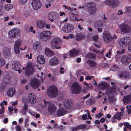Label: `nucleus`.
<instances>
[{
    "label": "nucleus",
    "mask_w": 131,
    "mask_h": 131,
    "mask_svg": "<svg viewBox=\"0 0 131 131\" xmlns=\"http://www.w3.org/2000/svg\"><path fill=\"white\" fill-rule=\"evenodd\" d=\"M58 89L55 86L51 85L48 88L47 93L50 97H55L58 95Z\"/></svg>",
    "instance_id": "1"
},
{
    "label": "nucleus",
    "mask_w": 131,
    "mask_h": 131,
    "mask_svg": "<svg viewBox=\"0 0 131 131\" xmlns=\"http://www.w3.org/2000/svg\"><path fill=\"white\" fill-rule=\"evenodd\" d=\"M72 93L74 94H79L81 91V87L77 82L73 83L71 86Z\"/></svg>",
    "instance_id": "2"
},
{
    "label": "nucleus",
    "mask_w": 131,
    "mask_h": 131,
    "mask_svg": "<svg viewBox=\"0 0 131 131\" xmlns=\"http://www.w3.org/2000/svg\"><path fill=\"white\" fill-rule=\"evenodd\" d=\"M62 41L58 38H54L51 41V44L56 49L61 48Z\"/></svg>",
    "instance_id": "3"
},
{
    "label": "nucleus",
    "mask_w": 131,
    "mask_h": 131,
    "mask_svg": "<svg viewBox=\"0 0 131 131\" xmlns=\"http://www.w3.org/2000/svg\"><path fill=\"white\" fill-rule=\"evenodd\" d=\"M131 42L130 38L129 37H126L121 39L119 41V43L120 45L122 47H125L128 44Z\"/></svg>",
    "instance_id": "4"
},
{
    "label": "nucleus",
    "mask_w": 131,
    "mask_h": 131,
    "mask_svg": "<svg viewBox=\"0 0 131 131\" xmlns=\"http://www.w3.org/2000/svg\"><path fill=\"white\" fill-rule=\"evenodd\" d=\"M119 27L122 32L124 33H129L131 31V29L129 26L125 23L121 24Z\"/></svg>",
    "instance_id": "5"
},
{
    "label": "nucleus",
    "mask_w": 131,
    "mask_h": 131,
    "mask_svg": "<svg viewBox=\"0 0 131 131\" xmlns=\"http://www.w3.org/2000/svg\"><path fill=\"white\" fill-rule=\"evenodd\" d=\"M31 5L34 9L37 10L39 9L41 7V4L39 0H32Z\"/></svg>",
    "instance_id": "6"
},
{
    "label": "nucleus",
    "mask_w": 131,
    "mask_h": 131,
    "mask_svg": "<svg viewBox=\"0 0 131 131\" xmlns=\"http://www.w3.org/2000/svg\"><path fill=\"white\" fill-rule=\"evenodd\" d=\"M22 42V41L20 39L16 40L14 44V50L16 54H18L20 52L19 47Z\"/></svg>",
    "instance_id": "7"
},
{
    "label": "nucleus",
    "mask_w": 131,
    "mask_h": 131,
    "mask_svg": "<svg viewBox=\"0 0 131 131\" xmlns=\"http://www.w3.org/2000/svg\"><path fill=\"white\" fill-rule=\"evenodd\" d=\"M30 84L33 88L36 89L40 85V83L37 79H35L31 80Z\"/></svg>",
    "instance_id": "8"
},
{
    "label": "nucleus",
    "mask_w": 131,
    "mask_h": 131,
    "mask_svg": "<svg viewBox=\"0 0 131 131\" xmlns=\"http://www.w3.org/2000/svg\"><path fill=\"white\" fill-rule=\"evenodd\" d=\"M59 62L58 58L54 56L50 59L49 61V64L51 66H55L58 65Z\"/></svg>",
    "instance_id": "9"
},
{
    "label": "nucleus",
    "mask_w": 131,
    "mask_h": 131,
    "mask_svg": "<svg viewBox=\"0 0 131 131\" xmlns=\"http://www.w3.org/2000/svg\"><path fill=\"white\" fill-rule=\"evenodd\" d=\"M73 103L72 101L69 99H67L64 101L63 103V106L66 109H69L72 107Z\"/></svg>",
    "instance_id": "10"
},
{
    "label": "nucleus",
    "mask_w": 131,
    "mask_h": 131,
    "mask_svg": "<svg viewBox=\"0 0 131 131\" xmlns=\"http://www.w3.org/2000/svg\"><path fill=\"white\" fill-rule=\"evenodd\" d=\"M68 113V111L63 107H60L58 109L57 112V115L58 116H63Z\"/></svg>",
    "instance_id": "11"
},
{
    "label": "nucleus",
    "mask_w": 131,
    "mask_h": 131,
    "mask_svg": "<svg viewBox=\"0 0 131 131\" xmlns=\"http://www.w3.org/2000/svg\"><path fill=\"white\" fill-rule=\"evenodd\" d=\"M73 27L72 25L69 23L65 24L64 27L62 29V30L64 32L67 31V33L70 32L72 30Z\"/></svg>",
    "instance_id": "12"
},
{
    "label": "nucleus",
    "mask_w": 131,
    "mask_h": 131,
    "mask_svg": "<svg viewBox=\"0 0 131 131\" xmlns=\"http://www.w3.org/2000/svg\"><path fill=\"white\" fill-rule=\"evenodd\" d=\"M34 72L33 68L31 67L30 64H28L27 65L26 70L25 72V74L27 76L31 75Z\"/></svg>",
    "instance_id": "13"
},
{
    "label": "nucleus",
    "mask_w": 131,
    "mask_h": 131,
    "mask_svg": "<svg viewBox=\"0 0 131 131\" xmlns=\"http://www.w3.org/2000/svg\"><path fill=\"white\" fill-rule=\"evenodd\" d=\"M80 52L79 50L74 48L69 51V55L71 57H74L77 56Z\"/></svg>",
    "instance_id": "14"
},
{
    "label": "nucleus",
    "mask_w": 131,
    "mask_h": 131,
    "mask_svg": "<svg viewBox=\"0 0 131 131\" xmlns=\"http://www.w3.org/2000/svg\"><path fill=\"white\" fill-rule=\"evenodd\" d=\"M63 7H64L66 9H68V10H70V13L71 14V15H72L71 16L70 18V20L72 21H75V20H77V21L80 20L77 19L76 18V17L75 16V14L73 13V10L71 9V7H68L65 5H63Z\"/></svg>",
    "instance_id": "15"
},
{
    "label": "nucleus",
    "mask_w": 131,
    "mask_h": 131,
    "mask_svg": "<svg viewBox=\"0 0 131 131\" xmlns=\"http://www.w3.org/2000/svg\"><path fill=\"white\" fill-rule=\"evenodd\" d=\"M103 38L104 41L107 43L111 42L112 38L110 33H103Z\"/></svg>",
    "instance_id": "16"
},
{
    "label": "nucleus",
    "mask_w": 131,
    "mask_h": 131,
    "mask_svg": "<svg viewBox=\"0 0 131 131\" xmlns=\"http://www.w3.org/2000/svg\"><path fill=\"white\" fill-rule=\"evenodd\" d=\"M96 10L95 6L94 5L89 6L87 8V11L89 15H94Z\"/></svg>",
    "instance_id": "17"
},
{
    "label": "nucleus",
    "mask_w": 131,
    "mask_h": 131,
    "mask_svg": "<svg viewBox=\"0 0 131 131\" xmlns=\"http://www.w3.org/2000/svg\"><path fill=\"white\" fill-rule=\"evenodd\" d=\"M56 107L55 105L53 103H49L48 107V112L50 114H52L54 113L56 110Z\"/></svg>",
    "instance_id": "18"
},
{
    "label": "nucleus",
    "mask_w": 131,
    "mask_h": 131,
    "mask_svg": "<svg viewBox=\"0 0 131 131\" xmlns=\"http://www.w3.org/2000/svg\"><path fill=\"white\" fill-rule=\"evenodd\" d=\"M52 33H40V38L44 41L48 39L51 35Z\"/></svg>",
    "instance_id": "19"
},
{
    "label": "nucleus",
    "mask_w": 131,
    "mask_h": 131,
    "mask_svg": "<svg viewBox=\"0 0 131 131\" xmlns=\"http://www.w3.org/2000/svg\"><path fill=\"white\" fill-rule=\"evenodd\" d=\"M28 100L30 103L34 104L36 102L35 96L34 94L30 93L28 96Z\"/></svg>",
    "instance_id": "20"
},
{
    "label": "nucleus",
    "mask_w": 131,
    "mask_h": 131,
    "mask_svg": "<svg viewBox=\"0 0 131 131\" xmlns=\"http://www.w3.org/2000/svg\"><path fill=\"white\" fill-rule=\"evenodd\" d=\"M10 53V50L8 48H5L3 50V54L4 57L5 58L9 56Z\"/></svg>",
    "instance_id": "21"
},
{
    "label": "nucleus",
    "mask_w": 131,
    "mask_h": 131,
    "mask_svg": "<svg viewBox=\"0 0 131 131\" xmlns=\"http://www.w3.org/2000/svg\"><path fill=\"white\" fill-rule=\"evenodd\" d=\"M105 4L106 5H109L113 7L117 5V2L115 0H106Z\"/></svg>",
    "instance_id": "22"
},
{
    "label": "nucleus",
    "mask_w": 131,
    "mask_h": 131,
    "mask_svg": "<svg viewBox=\"0 0 131 131\" xmlns=\"http://www.w3.org/2000/svg\"><path fill=\"white\" fill-rule=\"evenodd\" d=\"M33 47L35 50L39 51L40 50L41 48L40 42L38 41L35 42L33 44Z\"/></svg>",
    "instance_id": "23"
},
{
    "label": "nucleus",
    "mask_w": 131,
    "mask_h": 131,
    "mask_svg": "<svg viewBox=\"0 0 131 131\" xmlns=\"http://www.w3.org/2000/svg\"><path fill=\"white\" fill-rule=\"evenodd\" d=\"M129 75L127 72L125 71H121L119 74V77L123 79L127 78Z\"/></svg>",
    "instance_id": "24"
},
{
    "label": "nucleus",
    "mask_w": 131,
    "mask_h": 131,
    "mask_svg": "<svg viewBox=\"0 0 131 131\" xmlns=\"http://www.w3.org/2000/svg\"><path fill=\"white\" fill-rule=\"evenodd\" d=\"M129 58L126 55L123 56L121 59V61L122 63L124 64H128L129 63Z\"/></svg>",
    "instance_id": "25"
},
{
    "label": "nucleus",
    "mask_w": 131,
    "mask_h": 131,
    "mask_svg": "<svg viewBox=\"0 0 131 131\" xmlns=\"http://www.w3.org/2000/svg\"><path fill=\"white\" fill-rule=\"evenodd\" d=\"M16 90L13 88H9L7 92V95L9 97H12L14 95L15 92Z\"/></svg>",
    "instance_id": "26"
},
{
    "label": "nucleus",
    "mask_w": 131,
    "mask_h": 131,
    "mask_svg": "<svg viewBox=\"0 0 131 131\" xmlns=\"http://www.w3.org/2000/svg\"><path fill=\"white\" fill-rule=\"evenodd\" d=\"M115 87L112 86L109 88L107 89L106 90L105 93L107 95H108L110 94L113 93L115 92Z\"/></svg>",
    "instance_id": "27"
},
{
    "label": "nucleus",
    "mask_w": 131,
    "mask_h": 131,
    "mask_svg": "<svg viewBox=\"0 0 131 131\" xmlns=\"http://www.w3.org/2000/svg\"><path fill=\"white\" fill-rule=\"evenodd\" d=\"M12 67L13 69L15 71L18 70L21 68L20 64L17 62L13 63L12 64Z\"/></svg>",
    "instance_id": "28"
},
{
    "label": "nucleus",
    "mask_w": 131,
    "mask_h": 131,
    "mask_svg": "<svg viewBox=\"0 0 131 131\" xmlns=\"http://www.w3.org/2000/svg\"><path fill=\"white\" fill-rule=\"evenodd\" d=\"M37 60L39 63L41 64H43L45 62V60L44 58L43 55L42 54L38 55L37 57Z\"/></svg>",
    "instance_id": "29"
},
{
    "label": "nucleus",
    "mask_w": 131,
    "mask_h": 131,
    "mask_svg": "<svg viewBox=\"0 0 131 131\" xmlns=\"http://www.w3.org/2000/svg\"><path fill=\"white\" fill-rule=\"evenodd\" d=\"M46 54L48 56L51 57L54 55V53L53 51L49 48H46L45 50Z\"/></svg>",
    "instance_id": "30"
},
{
    "label": "nucleus",
    "mask_w": 131,
    "mask_h": 131,
    "mask_svg": "<svg viewBox=\"0 0 131 131\" xmlns=\"http://www.w3.org/2000/svg\"><path fill=\"white\" fill-rule=\"evenodd\" d=\"M28 107V105L27 103H25L23 106L22 110L20 111V113H22L24 115H25L26 113Z\"/></svg>",
    "instance_id": "31"
},
{
    "label": "nucleus",
    "mask_w": 131,
    "mask_h": 131,
    "mask_svg": "<svg viewBox=\"0 0 131 131\" xmlns=\"http://www.w3.org/2000/svg\"><path fill=\"white\" fill-rule=\"evenodd\" d=\"M123 101L124 103L131 102V94L129 95L124 97Z\"/></svg>",
    "instance_id": "32"
},
{
    "label": "nucleus",
    "mask_w": 131,
    "mask_h": 131,
    "mask_svg": "<svg viewBox=\"0 0 131 131\" xmlns=\"http://www.w3.org/2000/svg\"><path fill=\"white\" fill-rule=\"evenodd\" d=\"M89 67L92 69H95L96 66V63L94 62L91 60L88 61Z\"/></svg>",
    "instance_id": "33"
},
{
    "label": "nucleus",
    "mask_w": 131,
    "mask_h": 131,
    "mask_svg": "<svg viewBox=\"0 0 131 131\" xmlns=\"http://www.w3.org/2000/svg\"><path fill=\"white\" fill-rule=\"evenodd\" d=\"M85 37V35H82L81 33H77L76 35L75 40L77 41H79L84 38Z\"/></svg>",
    "instance_id": "34"
},
{
    "label": "nucleus",
    "mask_w": 131,
    "mask_h": 131,
    "mask_svg": "<svg viewBox=\"0 0 131 131\" xmlns=\"http://www.w3.org/2000/svg\"><path fill=\"white\" fill-rule=\"evenodd\" d=\"M37 26L40 28H42L45 26V23L44 22H42L40 20L38 21L36 23Z\"/></svg>",
    "instance_id": "35"
},
{
    "label": "nucleus",
    "mask_w": 131,
    "mask_h": 131,
    "mask_svg": "<svg viewBox=\"0 0 131 131\" xmlns=\"http://www.w3.org/2000/svg\"><path fill=\"white\" fill-rule=\"evenodd\" d=\"M119 69V67L118 65L114 64L113 66L110 69L111 71H116Z\"/></svg>",
    "instance_id": "36"
},
{
    "label": "nucleus",
    "mask_w": 131,
    "mask_h": 131,
    "mask_svg": "<svg viewBox=\"0 0 131 131\" xmlns=\"http://www.w3.org/2000/svg\"><path fill=\"white\" fill-rule=\"evenodd\" d=\"M4 8L6 10L8 11L13 8L12 5L10 4H6L4 6Z\"/></svg>",
    "instance_id": "37"
},
{
    "label": "nucleus",
    "mask_w": 131,
    "mask_h": 131,
    "mask_svg": "<svg viewBox=\"0 0 131 131\" xmlns=\"http://www.w3.org/2000/svg\"><path fill=\"white\" fill-rule=\"evenodd\" d=\"M106 86L107 85L104 82H102L99 84V87L102 90H105Z\"/></svg>",
    "instance_id": "38"
},
{
    "label": "nucleus",
    "mask_w": 131,
    "mask_h": 131,
    "mask_svg": "<svg viewBox=\"0 0 131 131\" xmlns=\"http://www.w3.org/2000/svg\"><path fill=\"white\" fill-rule=\"evenodd\" d=\"M87 57L90 58L95 59L96 57V55L94 53H89L87 55Z\"/></svg>",
    "instance_id": "39"
},
{
    "label": "nucleus",
    "mask_w": 131,
    "mask_h": 131,
    "mask_svg": "<svg viewBox=\"0 0 131 131\" xmlns=\"http://www.w3.org/2000/svg\"><path fill=\"white\" fill-rule=\"evenodd\" d=\"M86 127V125L85 124H82L78 125L76 126V127L78 129H83L85 128Z\"/></svg>",
    "instance_id": "40"
},
{
    "label": "nucleus",
    "mask_w": 131,
    "mask_h": 131,
    "mask_svg": "<svg viewBox=\"0 0 131 131\" xmlns=\"http://www.w3.org/2000/svg\"><path fill=\"white\" fill-rule=\"evenodd\" d=\"M20 31L19 29L14 28L9 31L8 33H19Z\"/></svg>",
    "instance_id": "41"
},
{
    "label": "nucleus",
    "mask_w": 131,
    "mask_h": 131,
    "mask_svg": "<svg viewBox=\"0 0 131 131\" xmlns=\"http://www.w3.org/2000/svg\"><path fill=\"white\" fill-rule=\"evenodd\" d=\"M7 84V82H2L0 86V88L2 90H3L6 87Z\"/></svg>",
    "instance_id": "42"
},
{
    "label": "nucleus",
    "mask_w": 131,
    "mask_h": 131,
    "mask_svg": "<svg viewBox=\"0 0 131 131\" xmlns=\"http://www.w3.org/2000/svg\"><path fill=\"white\" fill-rule=\"evenodd\" d=\"M50 15V17L51 16L52 18H53V19H55L58 16V14L54 12H52L49 14Z\"/></svg>",
    "instance_id": "43"
},
{
    "label": "nucleus",
    "mask_w": 131,
    "mask_h": 131,
    "mask_svg": "<svg viewBox=\"0 0 131 131\" xmlns=\"http://www.w3.org/2000/svg\"><path fill=\"white\" fill-rule=\"evenodd\" d=\"M95 101L93 98H90L87 100L86 103L88 105H90L94 103Z\"/></svg>",
    "instance_id": "44"
},
{
    "label": "nucleus",
    "mask_w": 131,
    "mask_h": 131,
    "mask_svg": "<svg viewBox=\"0 0 131 131\" xmlns=\"http://www.w3.org/2000/svg\"><path fill=\"white\" fill-rule=\"evenodd\" d=\"M112 119L113 120L114 119H117L118 120H120L121 119V117L119 116V114L116 113L115 115L112 117Z\"/></svg>",
    "instance_id": "45"
},
{
    "label": "nucleus",
    "mask_w": 131,
    "mask_h": 131,
    "mask_svg": "<svg viewBox=\"0 0 131 131\" xmlns=\"http://www.w3.org/2000/svg\"><path fill=\"white\" fill-rule=\"evenodd\" d=\"M18 33H8L9 37L10 38H13L16 37L17 34Z\"/></svg>",
    "instance_id": "46"
},
{
    "label": "nucleus",
    "mask_w": 131,
    "mask_h": 131,
    "mask_svg": "<svg viewBox=\"0 0 131 131\" xmlns=\"http://www.w3.org/2000/svg\"><path fill=\"white\" fill-rule=\"evenodd\" d=\"M5 63V61L3 59L0 58V68L4 66Z\"/></svg>",
    "instance_id": "47"
},
{
    "label": "nucleus",
    "mask_w": 131,
    "mask_h": 131,
    "mask_svg": "<svg viewBox=\"0 0 131 131\" xmlns=\"http://www.w3.org/2000/svg\"><path fill=\"white\" fill-rule=\"evenodd\" d=\"M124 125L126 128L129 129L131 128V125L128 123H124Z\"/></svg>",
    "instance_id": "48"
},
{
    "label": "nucleus",
    "mask_w": 131,
    "mask_h": 131,
    "mask_svg": "<svg viewBox=\"0 0 131 131\" xmlns=\"http://www.w3.org/2000/svg\"><path fill=\"white\" fill-rule=\"evenodd\" d=\"M92 38L95 41H97L99 38L98 36L97 35L92 36Z\"/></svg>",
    "instance_id": "49"
},
{
    "label": "nucleus",
    "mask_w": 131,
    "mask_h": 131,
    "mask_svg": "<svg viewBox=\"0 0 131 131\" xmlns=\"http://www.w3.org/2000/svg\"><path fill=\"white\" fill-rule=\"evenodd\" d=\"M26 57L28 59H30L32 58V54L31 53H30L29 56L28 54H26L25 55Z\"/></svg>",
    "instance_id": "50"
},
{
    "label": "nucleus",
    "mask_w": 131,
    "mask_h": 131,
    "mask_svg": "<svg viewBox=\"0 0 131 131\" xmlns=\"http://www.w3.org/2000/svg\"><path fill=\"white\" fill-rule=\"evenodd\" d=\"M16 131H21V128L20 126L19 125L16 126Z\"/></svg>",
    "instance_id": "51"
},
{
    "label": "nucleus",
    "mask_w": 131,
    "mask_h": 131,
    "mask_svg": "<svg viewBox=\"0 0 131 131\" xmlns=\"http://www.w3.org/2000/svg\"><path fill=\"white\" fill-rule=\"evenodd\" d=\"M112 53L111 51H109L105 55V56L106 57H108V58H110V56L111 55Z\"/></svg>",
    "instance_id": "52"
},
{
    "label": "nucleus",
    "mask_w": 131,
    "mask_h": 131,
    "mask_svg": "<svg viewBox=\"0 0 131 131\" xmlns=\"http://www.w3.org/2000/svg\"><path fill=\"white\" fill-rule=\"evenodd\" d=\"M5 109L3 107L0 109V115L3 113L5 111Z\"/></svg>",
    "instance_id": "53"
},
{
    "label": "nucleus",
    "mask_w": 131,
    "mask_h": 131,
    "mask_svg": "<svg viewBox=\"0 0 131 131\" xmlns=\"http://www.w3.org/2000/svg\"><path fill=\"white\" fill-rule=\"evenodd\" d=\"M114 99L113 97L110 96L108 99L110 103L113 102L114 100Z\"/></svg>",
    "instance_id": "54"
},
{
    "label": "nucleus",
    "mask_w": 131,
    "mask_h": 131,
    "mask_svg": "<svg viewBox=\"0 0 131 131\" xmlns=\"http://www.w3.org/2000/svg\"><path fill=\"white\" fill-rule=\"evenodd\" d=\"M30 31L31 32H33V33H35V31L34 30V28L32 27H31L30 28Z\"/></svg>",
    "instance_id": "55"
},
{
    "label": "nucleus",
    "mask_w": 131,
    "mask_h": 131,
    "mask_svg": "<svg viewBox=\"0 0 131 131\" xmlns=\"http://www.w3.org/2000/svg\"><path fill=\"white\" fill-rule=\"evenodd\" d=\"M90 96V94L88 93L85 96H84L82 98V99L83 100H85V99H87Z\"/></svg>",
    "instance_id": "56"
},
{
    "label": "nucleus",
    "mask_w": 131,
    "mask_h": 131,
    "mask_svg": "<svg viewBox=\"0 0 131 131\" xmlns=\"http://www.w3.org/2000/svg\"><path fill=\"white\" fill-rule=\"evenodd\" d=\"M29 113L31 115L33 116H34L35 114H36V113H35V112L30 110L29 111Z\"/></svg>",
    "instance_id": "57"
},
{
    "label": "nucleus",
    "mask_w": 131,
    "mask_h": 131,
    "mask_svg": "<svg viewBox=\"0 0 131 131\" xmlns=\"http://www.w3.org/2000/svg\"><path fill=\"white\" fill-rule=\"evenodd\" d=\"M19 1L21 4H24L26 2L27 0H19Z\"/></svg>",
    "instance_id": "58"
},
{
    "label": "nucleus",
    "mask_w": 131,
    "mask_h": 131,
    "mask_svg": "<svg viewBox=\"0 0 131 131\" xmlns=\"http://www.w3.org/2000/svg\"><path fill=\"white\" fill-rule=\"evenodd\" d=\"M43 103H44V104L43 105V107H44L46 106V105L47 104H48L50 103L48 101H46L45 99H44L43 100Z\"/></svg>",
    "instance_id": "59"
},
{
    "label": "nucleus",
    "mask_w": 131,
    "mask_h": 131,
    "mask_svg": "<svg viewBox=\"0 0 131 131\" xmlns=\"http://www.w3.org/2000/svg\"><path fill=\"white\" fill-rule=\"evenodd\" d=\"M102 115L103 114L101 113H100L98 114H97L96 115V117L98 118H100L101 116H102Z\"/></svg>",
    "instance_id": "60"
},
{
    "label": "nucleus",
    "mask_w": 131,
    "mask_h": 131,
    "mask_svg": "<svg viewBox=\"0 0 131 131\" xmlns=\"http://www.w3.org/2000/svg\"><path fill=\"white\" fill-rule=\"evenodd\" d=\"M82 117L83 120H85L87 118V115L86 114H83L82 115Z\"/></svg>",
    "instance_id": "61"
},
{
    "label": "nucleus",
    "mask_w": 131,
    "mask_h": 131,
    "mask_svg": "<svg viewBox=\"0 0 131 131\" xmlns=\"http://www.w3.org/2000/svg\"><path fill=\"white\" fill-rule=\"evenodd\" d=\"M8 119L7 118H4L3 120V122L5 124L7 123L8 122Z\"/></svg>",
    "instance_id": "62"
},
{
    "label": "nucleus",
    "mask_w": 131,
    "mask_h": 131,
    "mask_svg": "<svg viewBox=\"0 0 131 131\" xmlns=\"http://www.w3.org/2000/svg\"><path fill=\"white\" fill-rule=\"evenodd\" d=\"M128 49L129 51H131V42L128 45Z\"/></svg>",
    "instance_id": "63"
},
{
    "label": "nucleus",
    "mask_w": 131,
    "mask_h": 131,
    "mask_svg": "<svg viewBox=\"0 0 131 131\" xmlns=\"http://www.w3.org/2000/svg\"><path fill=\"white\" fill-rule=\"evenodd\" d=\"M48 19L50 20L51 22H53L54 21L53 18H52L51 16L50 17V15L49 14L48 17Z\"/></svg>",
    "instance_id": "64"
}]
</instances>
